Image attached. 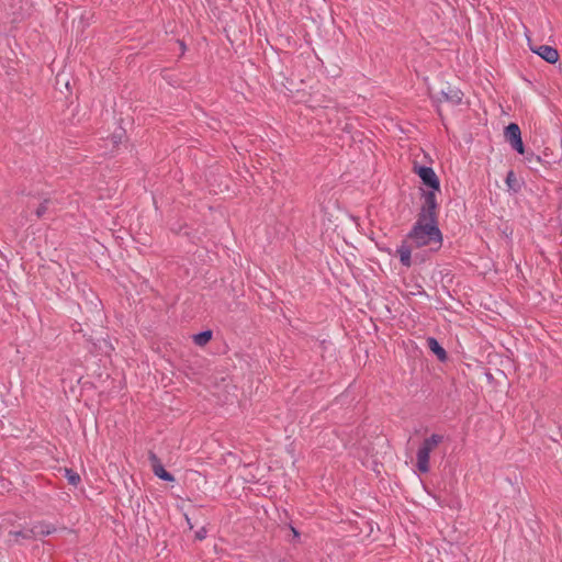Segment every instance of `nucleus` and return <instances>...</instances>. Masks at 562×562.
Instances as JSON below:
<instances>
[{"label":"nucleus","mask_w":562,"mask_h":562,"mask_svg":"<svg viewBox=\"0 0 562 562\" xmlns=\"http://www.w3.org/2000/svg\"><path fill=\"white\" fill-rule=\"evenodd\" d=\"M65 472H66V479L68 480V483L74 486H77L79 484V482L81 481L80 475L71 469H65Z\"/></svg>","instance_id":"obj_17"},{"label":"nucleus","mask_w":562,"mask_h":562,"mask_svg":"<svg viewBox=\"0 0 562 562\" xmlns=\"http://www.w3.org/2000/svg\"><path fill=\"white\" fill-rule=\"evenodd\" d=\"M184 517H186V520H187V522H188V525H189V528H190V529H192V528H193V526H192V524H191L190 518L188 517V515H184Z\"/></svg>","instance_id":"obj_22"},{"label":"nucleus","mask_w":562,"mask_h":562,"mask_svg":"<svg viewBox=\"0 0 562 562\" xmlns=\"http://www.w3.org/2000/svg\"><path fill=\"white\" fill-rule=\"evenodd\" d=\"M427 346L430 349V351L437 356V358L445 362L448 359V353L445 350V348L439 344V341L434 337L427 338Z\"/></svg>","instance_id":"obj_11"},{"label":"nucleus","mask_w":562,"mask_h":562,"mask_svg":"<svg viewBox=\"0 0 562 562\" xmlns=\"http://www.w3.org/2000/svg\"><path fill=\"white\" fill-rule=\"evenodd\" d=\"M291 530H292L294 537H299L300 536L299 531L295 528L291 527Z\"/></svg>","instance_id":"obj_24"},{"label":"nucleus","mask_w":562,"mask_h":562,"mask_svg":"<svg viewBox=\"0 0 562 562\" xmlns=\"http://www.w3.org/2000/svg\"><path fill=\"white\" fill-rule=\"evenodd\" d=\"M420 198L423 203L417 220L438 223L439 204L436 192L422 189Z\"/></svg>","instance_id":"obj_2"},{"label":"nucleus","mask_w":562,"mask_h":562,"mask_svg":"<svg viewBox=\"0 0 562 562\" xmlns=\"http://www.w3.org/2000/svg\"><path fill=\"white\" fill-rule=\"evenodd\" d=\"M414 172L420 178L427 191L440 192V181L431 167L414 165Z\"/></svg>","instance_id":"obj_4"},{"label":"nucleus","mask_w":562,"mask_h":562,"mask_svg":"<svg viewBox=\"0 0 562 562\" xmlns=\"http://www.w3.org/2000/svg\"><path fill=\"white\" fill-rule=\"evenodd\" d=\"M32 531H34V539L36 537H43L52 535L56 531L55 526L46 522H37L32 527Z\"/></svg>","instance_id":"obj_12"},{"label":"nucleus","mask_w":562,"mask_h":562,"mask_svg":"<svg viewBox=\"0 0 562 562\" xmlns=\"http://www.w3.org/2000/svg\"><path fill=\"white\" fill-rule=\"evenodd\" d=\"M341 132L350 133L351 131V124L345 123L340 128Z\"/></svg>","instance_id":"obj_20"},{"label":"nucleus","mask_w":562,"mask_h":562,"mask_svg":"<svg viewBox=\"0 0 562 562\" xmlns=\"http://www.w3.org/2000/svg\"><path fill=\"white\" fill-rule=\"evenodd\" d=\"M148 461L150 462L151 470L157 477L166 482L175 481V476L164 468L158 456L151 450L148 451Z\"/></svg>","instance_id":"obj_6"},{"label":"nucleus","mask_w":562,"mask_h":562,"mask_svg":"<svg viewBox=\"0 0 562 562\" xmlns=\"http://www.w3.org/2000/svg\"><path fill=\"white\" fill-rule=\"evenodd\" d=\"M179 44H180V47H181L182 49H184V48H186V45H184V43H183V42H179Z\"/></svg>","instance_id":"obj_26"},{"label":"nucleus","mask_w":562,"mask_h":562,"mask_svg":"<svg viewBox=\"0 0 562 562\" xmlns=\"http://www.w3.org/2000/svg\"><path fill=\"white\" fill-rule=\"evenodd\" d=\"M406 239L411 240L415 248L429 246L430 252L438 251L442 246V233L439 223L417 220Z\"/></svg>","instance_id":"obj_1"},{"label":"nucleus","mask_w":562,"mask_h":562,"mask_svg":"<svg viewBox=\"0 0 562 562\" xmlns=\"http://www.w3.org/2000/svg\"><path fill=\"white\" fill-rule=\"evenodd\" d=\"M40 203L36 207H34V214L36 218H43L45 214L48 212L49 206L54 203L49 198H41L38 196Z\"/></svg>","instance_id":"obj_13"},{"label":"nucleus","mask_w":562,"mask_h":562,"mask_svg":"<svg viewBox=\"0 0 562 562\" xmlns=\"http://www.w3.org/2000/svg\"><path fill=\"white\" fill-rule=\"evenodd\" d=\"M9 536L13 538V539L9 540L10 542L19 543L20 538L25 539V540L34 539V531H32V528H29V529H23V530H18V531H10Z\"/></svg>","instance_id":"obj_14"},{"label":"nucleus","mask_w":562,"mask_h":562,"mask_svg":"<svg viewBox=\"0 0 562 562\" xmlns=\"http://www.w3.org/2000/svg\"><path fill=\"white\" fill-rule=\"evenodd\" d=\"M122 136H123V133H120V134H113L111 136V140L113 143L114 146L119 145L121 142H122Z\"/></svg>","instance_id":"obj_18"},{"label":"nucleus","mask_w":562,"mask_h":562,"mask_svg":"<svg viewBox=\"0 0 562 562\" xmlns=\"http://www.w3.org/2000/svg\"><path fill=\"white\" fill-rule=\"evenodd\" d=\"M463 92L460 89L448 87V90H441L436 97L438 102H449L453 105H458L462 102Z\"/></svg>","instance_id":"obj_9"},{"label":"nucleus","mask_w":562,"mask_h":562,"mask_svg":"<svg viewBox=\"0 0 562 562\" xmlns=\"http://www.w3.org/2000/svg\"><path fill=\"white\" fill-rule=\"evenodd\" d=\"M443 441V436L438 434H432L430 437L426 438L418 451H417V469L420 473L429 472V458L430 452Z\"/></svg>","instance_id":"obj_3"},{"label":"nucleus","mask_w":562,"mask_h":562,"mask_svg":"<svg viewBox=\"0 0 562 562\" xmlns=\"http://www.w3.org/2000/svg\"><path fill=\"white\" fill-rule=\"evenodd\" d=\"M524 156L528 168L536 172H539L542 166L547 167L551 165L546 153L543 157L536 155L533 151H526Z\"/></svg>","instance_id":"obj_8"},{"label":"nucleus","mask_w":562,"mask_h":562,"mask_svg":"<svg viewBox=\"0 0 562 562\" xmlns=\"http://www.w3.org/2000/svg\"><path fill=\"white\" fill-rule=\"evenodd\" d=\"M408 239L403 240L402 245L397 248V254L400 257V261L404 267L409 268L413 265L412 260V250H413V244H407Z\"/></svg>","instance_id":"obj_10"},{"label":"nucleus","mask_w":562,"mask_h":562,"mask_svg":"<svg viewBox=\"0 0 562 562\" xmlns=\"http://www.w3.org/2000/svg\"><path fill=\"white\" fill-rule=\"evenodd\" d=\"M206 537V529L202 527L200 530L195 532V539L203 540Z\"/></svg>","instance_id":"obj_19"},{"label":"nucleus","mask_w":562,"mask_h":562,"mask_svg":"<svg viewBox=\"0 0 562 562\" xmlns=\"http://www.w3.org/2000/svg\"><path fill=\"white\" fill-rule=\"evenodd\" d=\"M505 182L508 187V190L513 191L514 193H518L521 190V184L513 170L507 172Z\"/></svg>","instance_id":"obj_15"},{"label":"nucleus","mask_w":562,"mask_h":562,"mask_svg":"<svg viewBox=\"0 0 562 562\" xmlns=\"http://www.w3.org/2000/svg\"><path fill=\"white\" fill-rule=\"evenodd\" d=\"M529 46L531 52L539 55L543 60H546L549 64H555L559 60L560 56L558 49L550 45Z\"/></svg>","instance_id":"obj_7"},{"label":"nucleus","mask_w":562,"mask_h":562,"mask_svg":"<svg viewBox=\"0 0 562 562\" xmlns=\"http://www.w3.org/2000/svg\"><path fill=\"white\" fill-rule=\"evenodd\" d=\"M505 139L518 154L525 155L526 148L521 138V131L518 124L509 123L504 130Z\"/></svg>","instance_id":"obj_5"},{"label":"nucleus","mask_w":562,"mask_h":562,"mask_svg":"<svg viewBox=\"0 0 562 562\" xmlns=\"http://www.w3.org/2000/svg\"><path fill=\"white\" fill-rule=\"evenodd\" d=\"M419 260V262L424 261V257H419L418 254L415 255V261Z\"/></svg>","instance_id":"obj_23"},{"label":"nucleus","mask_w":562,"mask_h":562,"mask_svg":"<svg viewBox=\"0 0 562 562\" xmlns=\"http://www.w3.org/2000/svg\"><path fill=\"white\" fill-rule=\"evenodd\" d=\"M34 199H35V196H32V199L26 203V207L27 209H31V207L35 206V203L33 202Z\"/></svg>","instance_id":"obj_21"},{"label":"nucleus","mask_w":562,"mask_h":562,"mask_svg":"<svg viewBox=\"0 0 562 562\" xmlns=\"http://www.w3.org/2000/svg\"><path fill=\"white\" fill-rule=\"evenodd\" d=\"M212 337V330L207 329L193 335V341L195 345L203 347L211 341Z\"/></svg>","instance_id":"obj_16"},{"label":"nucleus","mask_w":562,"mask_h":562,"mask_svg":"<svg viewBox=\"0 0 562 562\" xmlns=\"http://www.w3.org/2000/svg\"><path fill=\"white\" fill-rule=\"evenodd\" d=\"M88 340H89V341H91L94 346L97 345V344L94 342V339H93V337H92V336H89V337H88Z\"/></svg>","instance_id":"obj_25"}]
</instances>
